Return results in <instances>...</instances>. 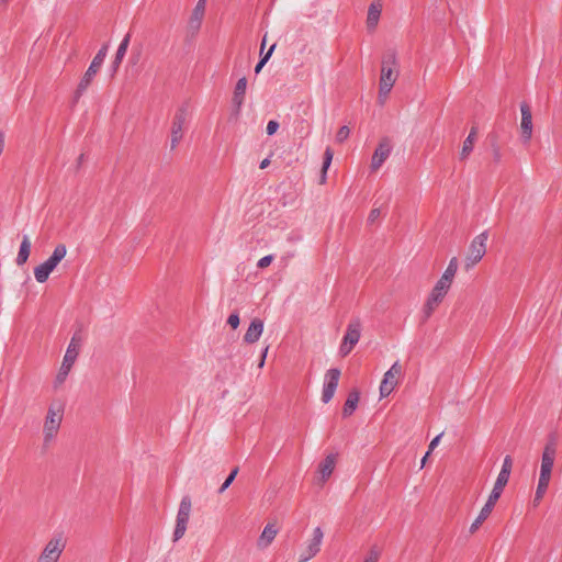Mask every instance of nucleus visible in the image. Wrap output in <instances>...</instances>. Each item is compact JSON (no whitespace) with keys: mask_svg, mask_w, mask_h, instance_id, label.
<instances>
[{"mask_svg":"<svg viewBox=\"0 0 562 562\" xmlns=\"http://www.w3.org/2000/svg\"><path fill=\"white\" fill-rule=\"evenodd\" d=\"M557 456V448L553 441L548 442L542 451L540 472L550 474L552 473L554 460Z\"/></svg>","mask_w":562,"mask_h":562,"instance_id":"a211bd4d","label":"nucleus"},{"mask_svg":"<svg viewBox=\"0 0 562 562\" xmlns=\"http://www.w3.org/2000/svg\"><path fill=\"white\" fill-rule=\"evenodd\" d=\"M442 437V434H439L438 436H436L429 443V447H428V452L431 453V451L439 445L440 442V439Z\"/></svg>","mask_w":562,"mask_h":562,"instance_id":"79ce46f5","label":"nucleus"},{"mask_svg":"<svg viewBox=\"0 0 562 562\" xmlns=\"http://www.w3.org/2000/svg\"><path fill=\"white\" fill-rule=\"evenodd\" d=\"M205 5H206L205 0H198L193 10L205 13Z\"/></svg>","mask_w":562,"mask_h":562,"instance_id":"37998d69","label":"nucleus"},{"mask_svg":"<svg viewBox=\"0 0 562 562\" xmlns=\"http://www.w3.org/2000/svg\"><path fill=\"white\" fill-rule=\"evenodd\" d=\"M512 468H513V459L510 456H506L504 458L502 469L498 473V476H497L495 483L505 487L506 484L508 483Z\"/></svg>","mask_w":562,"mask_h":562,"instance_id":"393cba45","label":"nucleus"},{"mask_svg":"<svg viewBox=\"0 0 562 562\" xmlns=\"http://www.w3.org/2000/svg\"><path fill=\"white\" fill-rule=\"evenodd\" d=\"M381 12H382L381 0H375L369 5L368 14H367V27L369 31L375 30V27L379 23L380 16H381Z\"/></svg>","mask_w":562,"mask_h":562,"instance_id":"412c9836","label":"nucleus"},{"mask_svg":"<svg viewBox=\"0 0 562 562\" xmlns=\"http://www.w3.org/2000/svg\"><path fill=\"white\" fill-rule=\"evenodd\" d=\"M4 148V135L3 133H0V155L2 154Z\"/></svg>","mask_w":562,"mask_h":562,"instance_id":"49530a36","label":"nucleus"},{"mask_svg":"<svg viewBox=\"0 0 562 562\" xmlns=\"http://www.w3.org/2000/svg\"><path fill=\"white\" fill-rule=\"evenodd\" d=\"M520 136L524 144H528L533 134L531 106L527 102L520 103Z\"/></svg>","mask_w":562,"mask_h":562,"instance_id":"4468645a","label":"nucleus"},{"mask_svg":"<svg viewBox=\"0 0 562 562\" xmlns=\"http://www.w3.org/2000/svg\"><path fill=\"white\" fill-rule=\"evenodd\" d=\"M130 41H131V34L127 33L124 38L122 40V42L120 43L119 47H117V50H116V54H115V57L112 61V69H113V74H115L127 52V48H128V45H130Z\"/></svg>","mask_w":562,"mask_h":562,"instance_id":"b1692460","label":"nucleus"},{"mask_svg":"<svg viewBox=\"0 0 562 562\" xmlns=\"http://www.w3.org/2000/svg\"><path fill=\"white\" fill-rule=\"evenodd\" d=\"M30 252H31V239L27 235H24L23 238H22V241H21V245H20V249H19V252H18V256H16V265L18 266H23L29 257H30Z\"/></svg>","mask_w":562,"mask_h":562,"instance_id":"a878e982","label":"nucleus"},{"mask_svg":"<svg viewBox=\"0 0 562 562\" xmlns=\"http://www.w3.org/2000/svg\"><path fill=\"white\" fill-rule=\"evenodd\" d=\"M263 326L262 319L254 318L245 333L244 341L247 344H255L258 341L262 335Z\"/></svg>","mask_w":562,"mask_h":562,"instance_id":"6ab92c4d","label":"nucleus"},{"mask_svg":"<svg viewBox=\"0 0 562 562\" xmlns=\"http://www.w3.org/2000/svg\"><path fill=\"white\" fill-rule=\"evenodd\" d=\"M324 539V532L321 527L313 529L312 538L308 539L299 555V562H308L311 559L316 557L321 551V547Z\"/></svg>","mask_w":562,"mask_h":562,"instance_id":"9b49d317","label":"nucleus"},{"mask_svg":"<svg viewBox=\"0 0 562 562\" xmlns=\"http://www.w3.org/2000/svg\"><path fill=\"white\" fill-rule=\"evenodd\" d=\"M381 215V211L380 209H372L369 213V216H368V222L370 224H373Z\"/></svg>","mask_w":562,"mask_h":562,"instance_id":"ea45409f","label":"nucleus"},{"mask_svg":"<svg viewBox=\"0 0 562 562\" xmlns=\"http://www.w3.org/2000/svg\"><path fill=\"white\" fill-rule=\"evenodd\" d=\"M392 151V145L389 138H383L380 140L378 147L375 148L370 164L371 172H376L385 160L390 157Z\"/></svg>","mask_w":562,"mask_h":562,"instance_id":"2eb2a0df","label":"nucleus"},{"mask_svg":"<svg viewBox=\"0 0 562 562\" xmlns=\"http://www.w3.org/2000/svg\"><path fill=\"white\" fill-rule=\"evenodd\" d=\"M187 122V110L180 108L172 120L171 132H170V147L175 149L183 137L184 125Z\"/></svg>","mask_w":562,"mask_h":562,"instance_id":"ddd939ff","label":"nucleus"},{"mask_svg":"<svg viewBox=\"0 0 562 562\" xmlns=\"http://www.w3.org/2000/svg\"><path fill=\"white\" fill-rule=\"evenodd\" d=\"M430 452H426V454L424 456V458L422 459V468L426 464V460L427 458L429 457Z\"/></svg>","mask_w":562,"mask_h":562,"instance_id":"3c124183","label":"nucleus"},{"mask_svg":"<svg viewBox=\"0 0 562 562\" xmlns=\"http://www.w3.org/2000/svg\"><path fill=\"white\" fill-rule=\"evenodd\" d=\"M268 350H269V346H267L263 349V351L261 353V358H259V363H258V368L259 369L263 368V366H265V361H266V358H267Z\"/></svg>","mask_w":562,"mask_h":562,"instance_id":"c03bdc74","label":"nucleus"},{"mask_svg":"<svg viewBox=\"0 0 562 562\" xmlns=\"http://www.w3.org/2000/svg\"><path fill=\"white\" fill-rule=\"evenodd\" d=\"M276 48V44H273L269 50L267 52V54L261 57V59L259 60V63L256 65L255 67V72L256 74H259L260 70L262 69V67L266 65V63L269 60L270 56L272 55L273 50Z\"/></svg>","mask_w":562,"mask_h":562,"instance_id":"72a5a7b5","label":"nucleus"},{"mask_svg":"<svg viewBox=\"0 0 562 562\" xmlns=\"http://www.w3.org/2000/svg\"><path fill=\"white\" fill-rule=\"evenodd\" d=\"M278 535V529L274 524H268L261 535L259 536L257 540V547L259 549H267L272 541L274 540L276 536Z\"/></svg>","mask_w":562,"mask_h":562,"instance_id":"4be33fe9","label":"nucleus"},{"mask_svg":"<svg viewBox=\"0 0 562 562\" xmlns=\"http://www.w3.org/2000/svg\"><path fill=\"white\" fill-rule=\"evenodd\" d=\"M42 265H43V266H44V268H46V269L48 270V272H50V273H52V272L54 271V269H55V267H53L52 265H49V263L47 262V260H45Z\"/></svg>","mask_w":562,"mask_h":562,"instance_id":"de8ad7c7","label":"nucleus"},{"mask_svg":"<svg viewBox=\"0 0 562 562\" xmlns=\"http://www.w3.org/2000/svg\"><path fill=\"white\" fill-rule=\"evenodd\" d=\"M359 402V392L357 390L351 391L347 397V401L344 405L342 414L344 416H350L356 409Z\"/></svg>","mask_w":562,"mask_h":562,"instance_id":"c756f323","label":"nucleus"},{"mask_svg":"<svg viewBox=\"0 0 562 562\" xmlns=\"http://www.w3.org/2000/svg\"><path fill=\"white\" fill-rule=\"evenodd\" d=\"M503 490H504V486L498 485L496 483L494 484V487L487 498V502L482 507L477 518L470 526L471 533H474L480 528V526L483 524V521L491 515L496 502L498 501V498L501 497V495L503 493Z\"/></svg>","mask_w":562,"mask_h":562,"instance_id":"9d476101","label":"nucleus"},{"mask_svg":"<svg viewBox=\"0 0 562 562\" xmlns=\"http://www.w3.org/2000/svg\"><path fill=\"white\" fill-rule=\"evenodd\" d=\"M334 151L330 147H327L324 151V161L321 170V177H319V183L324 184L327 179V170L330 167V164L333 161Z\"/></svg>","mask_w":562,"mask_h":562,"instance_id":"c85d7f7f","label":"nucleus"},{"mask_svg":"<svg viewBox=\"0 0 562 562\" xmlns=\"http://www.w3.org/2000/svg\"><path fill=\"white\" fill-rule=\"evenodd\" d=\"M81 341H82L81 336L78 334H75L71 337L69 345L67 347V350L65 352V356L63 358L61 366L54 379L53 387L55 390H58L67 380V376H68L69 372L71 371V368L75 364V362L79 356L80 348H81Z\"/></svg>","mask_w":562,"mask_h":562,"instance_id":"7ed1b4c3","label":"nucleus"},{"mask_svg":"<svg viewBox=\"0 0 562 562\" xmlns=\"http://www.w3.org/2000/svg\"><path fill=\"white\" fill-rule=\"evenodd\" d=\"M550 480H551V475L550 474H546V473H541L540 472L539 473L538 485H542V486L549 487Z\"/></svg>","mask_w":562,"mask_h":562,"instance_id":"58836bf2","label":"nucleus"},{"mask_svg":"<svg viewBox=\"0 0 562 562\" xmlns=\"http://www.w3.org/2000/svg\"><path fill=\"white\" fill-rule=\"evenodd\" d=\"M476 138H477V128L476 127H472L470 133H469V135L463 140V144H462V147H461V150H460V154H459L460 160L464 161V160H467L469 158V156L473 151Z\"/></svg>","mask_w":562,"mask_h":562,"instance_id":"5701e85b","label":"nucleus"},{"mask_svg":"<svg viewBox=\"0 0 562 562\" xmlns=\"http://www.w3.org/2000/svg\"><path fill=\"white\" fill-rule=\"evenodd\" d=\"M402 373V366L398 361L394 362L384 373L379 389L381 398L389 396L395 390Z\"/></svg>","mask_w":562,"mask_h":562,"instance_id":"1a4fd4ad","label":"nucleus"},{"mask_svg":"<svg viewBox=\"0 0 562 562\" xmlns=\"http://www.w3.org/2000/svg\"><path fill=\"white\" fill-rule=\"evenodd\" d=\"M67 255V247L65 244H58L54 250L53 254L49 256L47 262L52 265L53 267H57L59 262L66 257Z\"/></svg>","mask_w":562,"mask_h":562,"instance_id":"bb28decb","label":"nucleus"},{"mask_svg":"<svg viewBox=\"0 0 562 562\" xmlns=\"http://www.w3.org/2000/svg\"><path fill=\"white\" fill-rule=\"evenodd\" d=\"M458 271V259L456 257L451 258L448 267L446 268L445 272L441 277L447 278L451 281L454 280L456 273Z\"/></svg>","mask_w":562,"mask_h":562,"instance_id":"7c9ffc66","label":"nucleus"},{"mask_svg":"<svg viewBox=\"0 0 562 562\" xmlns=\"http://www.w3.org/2000/svg\"><path fill=\"white\" fill-rule=\"evenodd\" d=\"M381 555V550L376 546H372L367 553L363 562H378Z\"/></svg>","mask_w":562,"mask_h":562,"instance_id":"473e14b6","label":"nucleus"},{"mask_svg":"<svg viewBox=\"0 0 562 562\" xmlns=\"http://www.w3.org/2000/svg\"><path fill=\"white\" fill-rule=\"evenodd\" d=\"M362 330V322L359 317L352 318L346 329V334L339 346V353L346 357L351 352L353 347L359 342Z\"/></svg>","mask_w":562,"mask_h":562,"instance_id":"0eeeda50","label":"nucleus"},{"mask_svg":"<svg viewBox=\"0 0 562 562\" xmlns=\"http://www.w3.org/2000/svg\"><path fill=\"white\" fill-rule=\"evenodd\" d=\"M279 128V123L277 121H269L267 124V134L273 135Z\"/></svg>","mask_w":562,"mask_h":562,"instance_id":"a19ab883","label":"nucleus"},{"mask_svg":"<svg viewBox=\"0 0 562 562\" xmlns=\"http://www.w3.org/2000/svg\"><path fill=\"white\" fill-rule=\"evenodd\" d=\"M265 44H266V37H263V40H262L261 47H263V46H265Z\"/></svg>","mask_w":562,"mask_h":562,"instance_id":"603ef678","label":"nucleus"},{"mask_svg":"<svg viewBox=\"0 0 562 562\" xmlns=\"http://www.w3.org/2000/svg\"><path fill=\"white\" fill-rule=\"evenodd\" d=\"M488 239L487 232H482L476 235L470 243L467 257L464 259L465 270L472 269L479 263L486 254V241Z\"/></svg>","mask_w":562,"mask_h":562,"instance_id":"423d86ee","label":"nucleus"},{"mask_svg":"<svg viewBox=\"0 0 562 562\" xmlns=\"http://www.w3.org/2000/svg\"><path fill=\"white\" fill-rule=\"evenodd\" d=\"M191 507L192 504L190 497H182L177 513L176 527L173 531V541H178L184 536L191 514Z\"/></svg>","mask_w":562,"mask_h":562,"instance_id":"6e6552de","label":"nucleus"},{"mask_svg":"<svg viewBox=\"0 0 562 562\" xmlns=\"http://www.w3.org/2000/svg\"><path fill=\"white\" fill-rule=\"evenodd\" d=\"M65 413V404L55 400L48 405L43 424V443L48 447L57 437Z\"/></svg>","mask_w":562,"mask_h":562,"instance_id":"f03ea898","label":"nucleus"},{"mask_svg":"<svg viewBox=\"0 0 562 562\" xmlns=\"http://www.w3.org/2000/svg\"><path fill=\"white\" fill-rule=\"evenodd\" d=\"M272 261H273V256L267 255V256L262 257L261 259H259V261L257 262V267L260 269L267 268L268 266H270V263Z\"/></svg>","mask_w":562,"mask_h":562,"instance_id":"e433bc0d","label":"nucleus"},{"mask_svg":"<svg viewBox=\"0 0 562 562\" xmlns=\"http://www.w3.org/2000/svg\"><path fill=\"white\" fill-rule=\"evenodd\" d=\"M203 18H204V13L195 11V10L192 11L191 16L188 22V31L192 35H195L199 32V30L202 25Z\"/></svg>","mask_w":562,"mask_h":562,"instance_id":"cd10ccee","label":"nucleus"},{"mask_svg":"<svg viewBox=\"0 0 562 562\" xmlns=\"http://www.w3.org/2000/svg\"><path fill=\"white\" fill-rule=\"evenodd\" d=\"M541 501H542V497H538L537 495H535L533 501H532L533 506L537 507Z\"/></svg>","mask_w":562,"mask_h":562,"instance_id":"8fccbe9b","label":"nucleus"},{"mask_svg":"<svg viewBox=\"0 0 562 562\" xmlns=\"http://www.w3.org/2000/svg\"><path fill=\"white\" fill-rule=\"evenodd\" d=\"M49 274L50 272H48L42 263L34 268V277L40 283H44L48 279Z\"/></svg>","mask_w":562,"mask_h":562,"instance_id":"2f4dec72","label":"nucleus"},{"mask_svg":"<svg viewBox=\"0 0 562 562\" xmlns=\"http://www.w3.org/2000/svg\"><path fill=\"white\" fill-rule=\"evenodd\" d=\"M246 89H247V79L245 77H243L237 81L235 89H234L233 99H232L236 114H238L240 112V109L243 106Z\"/></svg>","mask_w":562,"mask_h":562,"instance_id":"aec40b11","label":"nucleus"},{"mask_svg":"<svg viewBox=\"0 0 562 562\" xmlns=\"http://www.w3.org/2000/svg\"><path fill=\"white\" fill-rule=\"evenodd\" d=\"M238 473V468H235L232 470V472L229 473V475L226 477V480L224 481V483L222 484V486L220 487L218 492L220 493H223L225 490H227L229 487V485L233 483V481L235 480L236 475Z\"/></svg>","mask_w":562,"mask_h":562,"instance_id":"c9c22d12","label":"nucleus"},{"mask_svg":"<svg viewBox=\"0 0 562 562\" xmlns=\"http://www.w3.org/2000/svg\"><path fill=\"white\" fill-rule=\"evenodd\" d=\"M400 75L395 50L385 52L381 59L378 101L384 104Z\"/></svg>","mask_w":562,"mask_h":562,"instance_id":"f257e3e1","label":"nucleus"},{"mask_svg":"<svg viewBox=\"0 0 562 562\" xmlns=\"http://www.w3.org/2000/svg\"><path fill=\"white\" fill-rule=\"evenodd\" d=\"M66 542L61 536H56L49 539L41 552L37 562H58Z\"/></svg>","mask_w":562,"mask_h":562,"instance_id":"f8f14e48","label":"nucleus"},{"mask_svg":"<svg viewBox=\"0 0 562 562\" xmlns=\"http://www.w3.org/2000/svg\"><path fill=\"white\" fill-rule=\"evenodd\" d=\"M340 378V370L333 368L327 370L325 373V382L323 386L322 401L324 403H328L336 392L338 382Z\"/></svg>","mask_w":562,"mask_h":562,"instance_id":"dca6fc26","label":"nucleus"},{"mask_svg":"<svg viewBox=\"0 0 562 562\" xmlns=\"http://www.w3.org/2000/svg\"><path fill=\"white\" fill-rule=\"evenodd\" d=\"M270 164V160L268 158L263 159L261 162H260V168L261 169H265L269 166Z\"/></svg>","mask_w":562,"mask_h":562,"instance_id":"09e8293b","label":"nucleus"},{"mask_svg":"<svg viewBox=\"0 0 562 562\" xmlns=\"http://www.w3.org/2000/svg\"><path fill=\"white\" fill-rule=\"evenodd\" d=\"M108 44H104L94 58L92 59L90 66L88 67L87 71L82 76L81 80L79 81L77 89L74 93V102L77 103L79 99L82 97V94L87 91L91 82L93 81L95 75L98 74L99 69L101 68L106 54H108Z\"/></svg>","mask_w":562,"mask_h":562,"instance_id":"39448f33","label":"nucleus"},{"mask_svg":"<svg viewBox=\"0 0 562 562\" xmlns=\"http://www.w3.org/2000/svg\"><path fill=\"white\" fill-rule=\"evenodd\" d=\"M453 281L443 277H440L436 282L423 305L422 313L424 321H427L442 303Z\"/></svg>","mask_w":562,"mask_h":562,"instance_id":"20e7f679","label":"nucleus"},{"mask_svg":"<svg viewBox=\"0 0 562 562\" xmlns=\"http://www.w3.org/2000/svg\"><path fill=\"white\" fill-rule=\"evenodd\" d=\"M337 456L328 454L319 464L315 481L318 485H323L333 474L336 467Z\"/></svg>","mask_w":562,"mask_h":562,"instance_id":"f3484780","label":"nucleus"},{"mask_svg":"<svg viewBox=\"0 0 562 562\" xmlns=\"http://www.w3.org/2000/svg\"><path fill=\"white\" fill-rule=\"evenodd\" d=\"M547 490H548L547 486L537 485L535 495H537L538 497H542L543 498L544 494L547 493Z\"/></svg>","mask_w":562,"mask_h":562,"instance_id":"a18cd8bd","label":"nucleus"},{"mask_svg":"<svg viewBox=\"0 0 562 562\" xmlns=\"http://www.w3.org/2000/svg\"><path fill=\"white\" fill-rule=\"evenodd\" d=\"M349 135L350 128L347 125H344L336 133V142L341 144L349 137Z\"/></svg>","mask_w":562,"mask_h":562,"instance_id":"f704fd0d","label":"nucleus"},{"mask_svg":"<svg viewBox=\"0 0 562 562\" xmlns=\"http://www.w3.org/2000/svg\"><path fill=\"white\" fill-rule=\"evenodd\" d=\"M227 323L233 329H236L240 323L239 315L237 313L231 314L228 316Z\"/></svg>","mask_w":562,"mask_h":562,"instance_id":"4c0bfd02","label":"nucleus"}]
</instances>
